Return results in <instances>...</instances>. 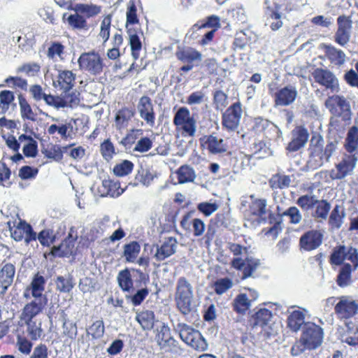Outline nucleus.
Here are the masks:
<instances>
[{
    "instance_id": "1",
    "label": "nucleus",
    "mask_w": 358,
    "mask_h": 358,
    "mask_svg": "<svg viewBox=\"0 0 358 358\" xmlns=\"http://www.w3.org/2000/svg\"><path fill=\"white\" fill-rule=\"evenodd\" d=\"M324 339L322 328L314 323L306 324L300 339L292 347L291 354L297 356L306 350H312L320 347Z\"/></svg>"
},
{
    "instance_id": "2",
    "label": "nucleus",
    "mask_w": 358,
    "mask_h": 358,
    "mask_svg": "<svg viewBox=\"0 0 358 358\" xmlns=\"http://www.w3.org/2000/svg\"><path fill=\"white\" fill-rule=\"evenodd\" d=\"M192 299V285L185 278H179L176 283L175 300L177 308L183 315H187L191 312Z\"/></svg>"
},
{
    "instance_id": "3",
    "label": "nucleus",
    "mask_w": 358,
    "mask_h": 358,
    "mask_svg": "<svg viewBox=\"0 0 358 358\" xmlns=\"http://www.w3.org/2000/svg\"><path fill=\"white\" fill-rule=\"evenodd\" d=\"M177 329L180 338L188 345L198 351L207 350L208 344L199 331L184 323H179Z\"/></svg>"
},
{
    "instance_id": "4",
    "label": "nucleus",
    "mask_w": 358,
    "mask_h": 358,
    "mask_svg": "<svg viewBox=\"0 0 358 358\" xmlns=\"http://www.w3.org/2000/svg\"><path fill=\"white\" fill-rule=\"evenodd\" d=\"M173 123L183 135L194 136L196 129V120L190 115L187 108L181 107L176 111L173 117Z\"/></svg>"
},
{
    "instance_id": "5",
    "label": "nucleus",
    "mask_w": 358,
    "mask_h": 358,
    "mask_svg": "<svg viewBox=\"0 0 358 358\" xmlns=\"http://www.w3.org/2000/svg\"><path fill=\"white\" fill-rule=\"evenodd\" d=\"M345 259L349 260L353 266V269L358 268V252L352 247L338 245L334 248L330 256V263L332 265L339 266L343 264Z\"/></svg>"
},
{
    "instance_id": "6",
    "label": "nucleus",
    "mask_w": 358,
    "mask_h": 358,
    "mask_svg": "<svg viewBox=\"0 0 358 358\" xmlns=\"http://www.w3.org/2000/svg\"><path fill=\"white\" fill-rule=\"evenodd\" d=\"M358 160L357 153L345 155L336 166V169L331 171L330 177L333 180H341L353 174Z\"/></svg>"
},
{
    "instance_id": "7",
    "label": "nucleus",
    "mask_w": 358,
    "mask_h": 358,
    "mask_svg": "<svg viewBox=\"0 0 358 358\" xmlns=\"http://www.w3.org/2000/svg\"><path fill=\"white\" fill-rule=\"evenodd\" d=\"M78 62L81 70L92 75L99 74L103 71L102 59L98 53L94 52L81 54Z\"/></svg>"
},
{
    "instance_id": "8",
    "label": "nucleus",
    "mask_w": 358,
    "mask_h": 358,
    "mask_svg": "<svg viewBox=\"0 0 358 358\" xmlns=\"http://www.w3.org/2000/svg\"><path fill=\"white\" fill-rule=\"evenodd\" d=\"M338 302L336 304L334 310L338 317L348 319L358 313V302L350 296H342L338 298Z\"/></svg>"
},
{
    "instance_id": "9",
    "label": "nucleus",
    "mask_w": 358,
    "mask_h": 358,
    "mask_svg": "<svg viewBox=\"0 0 358 358\" xmlns=\"http://www.w3.org/2000/svg\"><path fill=\"white\" fill-rule=\"evenodd\" d=\"M242 116L241 106L239 102L231 105L222 115V125L228 131H235L239 125Z\"/></svg>"
},
{
    "instance_id": "10",
    "label": "nucleus",
    "mask_w": 358,
    "mask_h": 358,
    "mask_svg": "<svg viewBox=\"0 0 358 358\" xmlns=\"http://www.w3.org/2000/svg\"><path fill=\"white\" fill-rule=\"evenodd\" d=\"M254 326L260 327L267 336L273 335L275 331L273 328V315L266 308H260L253 316Z\"/></svg>"
},
{
    "instance_id": "11",
    "label": "nucleus",
    "mask_w": 358,
    "mask_h": 358,
    "mask_svg": "<svg viewBox=\"0 0 358 358\" xmlns=\"http://www.w3.org/2000/svg\"><path fill=\"white\" fill-rule=\"evenodd\" d=\"M337 23L338 29L334 35L335 41L344 46L350 39L352 22L350 17L341 15L338 17Z\"/></svg>"
},
{
    "instance_id": "12",
    "label": "nucleus",
    "mask_w": 358,
    "mask_h": 358,
    "mask_svg": "<svg viewBox=\"0 0 358 358\" xmlns=\"http://www.w3.org/2000/svg\"><path fill=\"white\" fill-rule=\"evenodd\" d=\"M312 75L315 82L325 87L327 90H337L339 87L338 78L329 70L316 69Z\"/></svg>"
},
{
    "instance_id": "13",
    "label": "nucleus",
    "mask_w": 358,
    "mask_h": 358,
    "mask_svg": "<svg viewBox=\"0 0 358 358\" xmlns=\"http://www.w3.org/2000/svg\"><path fill=\"white\" fill-rule=\"evenodd\" d=\"M259 265V259L252 257H246L245 259L241 257H236L231 261V266L234 268L243 271V278L251 276Z\"/></svg>"
},
{
    "instance_id": "14",
    "label": "nucleus",
    "mask_w": 358,
    "mask_h": 358,
    "mask_svg": "<svg viewBox=\"0 0 358 358\" xmlns=\"http://www.w3.org/2000/svg\"><path fill=\"white\" fill-rule=\"evenodd\" d=\"M47 298H36L27 303L22 309L20 320H34L47 304Z\"/></svg>"
},
{
    "instance_id": "15",
    "label": "nucleus",
    "mask_w": 358,
    "mask_h": 358,
    "mask_svg": "<svg viewBox=\"0 0 358 358\" xmlns=\"http://www.w3.org/2000/svg\"><path fill=\"white\" fill-rule=\"evenodd\" d=\"M309 134L303 127H296L292 131V141L288 143L287 150L289 152H296L303 148L306 144Z\"/></svg>"
},
{
    "instance_id": "16",
    "label": "nucleus",
    "mask_w": 358,
    "mask_h": 358,
    "mask_svg": "<svg viewBox=\"0 0 358 358\" xmlns=\"http://www.w3.org/2000/svg\"><path fill=\"white\" fill-rule=\"evenodd\" d=\"M322 234L318 230H310L300 238V246L306 251L317 249L322 243Z\"/></svg>"
},
{
    "instance_id": "17",
    "label": "nucleus",
    "mask_w": 358,
    "mask_h": 358,
    "mask_svg": "<svg viewBox=\"0 0 358 358\" xmlns=\"http://www.w3.org/2000/svg\"><path fill=\"white\" fill-rule=\"evenodd\" d=\"M138 110L140 117L145 121L146 124L152 127L155 124V115L150 99L143 96L138 102Z\"/></svg>"
},
{
    "instance_id": "18",
    "label": "nucleus",
    "mask_w": 358,
    "mask_h": 358,
    "mask_svg": "<svg viewBox=\"0 0 358 358\" xmlns=\"http://www.w3.org/2000/svg\"><path fill=\"white\" fill-rule=\"evenodd\" d=\"M178 241L174 237L166 238L161 246H157L155 258L157 261H163L176 252Z\"/></svg>"
},
{
    "instance_id": "19",
    "label": "nucleus",
    "mask_w": 358,
    "mask_h": 358,
    "mask_svg": "<svg viewBox=\"0 0 358 358\" xmlns=\"http://www.w3.org/2000/svg\"><path fill=\"white\" fill-rule=\"evenodd\" d=\"M45 279L43 276L36 274L29 286H28L24 293V296L28 298L31 295L34 298H46L43 292L45 289Z\"/></svg>"
},
{
    "instance_id": "20",
    "label": "nucleus",
    "mask_w": 358,
    "mask_h": 358,
    "mask_svg": "<svg viewBox=\"0 0 358 358\" xmlns=\"http://www.w3.org/2000/svg\"><path fill=\"white\" fill-rule=\"evenodd\" d=\"M19 324L21 327L27 326L26 332L31 340L36 341L42 335L41 322L38 320H20Z\"/></svg>"
},
{
    "instance_id": "21",
    "label": "nucleus",
    "mask_w": 358,
    "mask_h": 358,
    "mask_svg": "<svg viewBox=\"0 0 358 358\" xmlns=\"http://www.w3.org/2000/svg\"><path fill=\"white\" fill-rule=\"evenodd\" d=\"M15 273V266L12 264H6L0 271V287L1 293H4L13 281Z\"/></svg>"
},
{
    "instance_id": "22",
    "label": "nucleus",
    "mask_w": 358,
    "mask_h": 358,
    "mask_svg": "<svg viewBox=\"0 0 358 358\" xmlns=\"http://www.w3.org/2000/svg\"><path fill=\"white\" fill-rule=\"evenodd\" d=\"M346 213L344 208L341 205H336L331 211L328 224L332 229H340L344 223V219Z\"/></svg>"
},
{
    "instance_id": "23",
    "label": "nucleus",
    "mask_w": 358,
    "mask_h": 358,
    "mask_svg": "<svg viewBox=\"0 0 358 358\" xmlns=\"http://www.w3.org/2000/svg\"><path fill=\"white\" fill-rule=\"evenodd\" d=\"M331 203L324 199L317 200L312 212V217L318 222H322L328 217Z\"/></svg>"
},
{
    "instance_id": "24",
    "label": "nucleus",
    "mask_w": 358,
    "mask_h": 358,
    "mask_svg": "<svg viewBox=\"0 0 358 358\" xmlns=\"http://www.w3.org/2000/svg\"><path fill=\"white\" fill-rule=\"evenodd\" d=\"M355 270L353 269L352 264L349 263L343 264L336 278L337 285L342 288L350 286L352 282L351 273Z\"/></svg>"
},
{
    "instance_id": "25",
    "label": "nucleus",
    "mask_w": 358,
    "mask_h": 358,
    "mask_svg": "<svg viewBox=\"0 0 358 358\" xmlns=\"http://www.w3.org/2000/svg\"><path fill=\"white\" fill-rule=\"evenodd\" d=\"M204 144L212 154H219L227 151V145L224 143V140L213 135L207 136Z\"/></svg>"
},
{
    "instance_id": "26",
    "label": "nucleus",
    "mask_w": 358,
    "mask_h": 358,
    "mask_svg": "<svg viewBox=\"0 0 358 358\" xmlns=\"http://www.w3.org/2000/svg\"><path fill=\"white\" fill-rule=\"evenodd\" d=\"M324 50L326 57L334 65L340 66L345 63L346 56L341 50H338L330 45H325Z\"/></svg>"
},
{
    "instance_id": "27",
    "label": "nucleus",
    "mask_w": 358,
    "mask_h": 358,
    "mask_svg": "<svg viewBox=\"0 0 358 358\" xmlns=\"http://www.w3.org/2000/svg\"><path fill=\"white\" fill-rule=\"evenodd\" d=\"M100 191L102 192L103 195L110 196L111 197H117L124 192L122 189H120L118 182H114L109 178L103 180Z\"/></svg>"
},
{
    "instance_id": "28",
    "label": "nucleus",
    "mask_w": 358,
    "mask_h": 358,
    "mask_svg": "<svg viewBox=\"0 0 358 358\" xmlns=\"http://www.w3.org/2000/svg\"><path fill=\"white\" fill-rule=\"evenodd\" d=\"M136 320L143 330H151L155 324V314L152 310H143L136 313Z\"/></svg>"
},
{
    "instance_id": "29",
    "label": "nucleus",
    "mask_w": 358,
    "mask_h": 358,
    "mask_svg": "<svg viewBox=\"0 0 358 358\" xmlns=\"http://www.w3.org/2000/svg\"><path fill=\"white\" fill-rule=\"evenodd\" d=\"M55 282L57 290L62 293H69L76 285L73 276L69 273L57 276Z\"/></svg>"
},
{
    "instance_id": "30",
    "label": "nucleus",
    "mask_w": 358,
    "mask_h": 358,
    "mask_svg": "<svg viewBox=\"0 0 358 358\" xmlns=\"http://www.w3.org/2000/svg\"><path fill=\"white\" fill-rule=\"evenodd\" d=\"M179 184L194 182L196 175L194 169L189 165L181 166L176 172Z\"/></svg>"
},
{
    "instance_id": "31",
    "label": "nucleus",
    "mask_w": 358,
    "mask_h": 358,
    "mask_svg": "<svg viewBox=\"0 0 358 358\" xmlns=\"http://www.w3.org/2000/svg\"><path fill=\"white\" fill-rule=\"evenodd\" d=\"M291 182V176L282 173H276L272 176L268 181L269 185L273 189L288 188Z\"/></svg>"
},
{
    "instance_id": "32",
    "label": "nucleus",
    "mask_w": 358,
    "mask_h": 358,
    "mask_svg": "<svg viewBox=\"0 0 358 358\" xmlns=\"http://www.w3.org/2000/svg\"><path fill=\"white\" fill-rule=\"evenodd\" d=\"M177 57L183 62L188 64L194 62H201L202 59L201 54L192 48H187L177 53Z\"/></svg>"
},
{
    "instance_id": "33",
    "label": "nucleus",
    "mask_w": 358,
    "mask_h": 358,
    "mask_svg": "<svg viewBox=\"0 0 358 358\" xmlns=\"http://www.w3.org/2000/svg\"><path fill=\"white\" fill-rule=\"evenodd\" d=\"M133 115V111L129 108H125L120 110L115 115V127L119 130L124 129Z\"/></svg>"
},
{
    "instance_id": "34",
    "label": "nucleus",
    "mask_w": 358,
    "mask_h": 358,
    "mask_svg": "<svg viewBox=\"0 0 358 358\" xmlns=\"http://www.w3.org/2000/svg\"><path fill=\"white\" fill-rule=\"evenodd\" d=\"M345 148L350 153L357 151L358 148V127L356 126L352 127L348 134L345 139Z\"/></svg>"
},
{
    "instance_id": "35",
    "label": "nucleus",
    "mask_w": 358,
    "mask_h": 358,
    "mask_svg": "<svg viewBox=\"0 0 358 358\" xmlns=\"http://www.w3.org/2000/svg\"><path fill=\"white\" fill-rule=\"evenodd\" d=\"M305 320V315L301 310H294L290 313L287 318L288 327L293 331H297L300 329Z\"/></svg>"
},
{
    "instance_id": "36",
    "label": "nucleus",
    "mask_w": 358,
    "mask_h": 358,
    "mask_svg": "<svg viewBox=\"0 0 358 358\" xmlns=\"http://www.w3.org/2000/svg\"><path fill=\"white\" fill-rule=\"evenodd\" d=\"M19 103L22 118L24 120H27L31 122L36 121L37 114L34 112L31 106L21 95H19Z\"/></svg>"
},
{
    "instance_id": "37",
    "label": "nucleus",
    "mask_w": 358,
    "mask_h": 358,
    "mask_svg": "<svg viewBox=\"0 0 358 358\" xmlns=\"http://www.w3.org/2000/svg\"><path fill=\"white\" fill-rule=\"evenodd\" d=\"M296 97V91H278L275 94L276 106H287L292 103Z\"/></svg>"
},
{
    "instance_id": "38",
    "label": "nucleus",
    "mask_w": 358,
    "mask_h": 358,
    "mask_svg": "<svg viewBox=\"0 0 358 358\" xmlns=\"http://www.w3.org/2000/svg\"><path fill=\"white\" fill-rule=\"evenodd\" d=\"M141 250V245L136 241H132L124 246V257L128 262H135Z\"/></svg>"
},
{
    "instance_id": "39",
    "label": "nucleus",
    "mask_w": 358,
    "mask_h": 358,
    "mask_svg": "<svg viewBox=\"0 0 358 358\" xmlns=\"http://www.w3.org/2000/svg\"><path fill=\"white\" fill-rule=\"evenodd\" d=\"M74 74L70 71H64L59 73L57 82L61 90H71L74 86Z\"/></svg>"
},
{
    "instance_id": "40",
    "label": "nucleus",
    "mask_w": 358,
    "mask_h": 358,
    "mask_svg": "<svg viewBox=\"0 0 358 358\" xmlns=\"http://www.w3.org/2000/svg\"><path fill=\"white\" fill-rule=\"evenodd\" d=\"M117 280L119 286L124 292L129 291L133 287V280L129 269L125 268L118 273Z\"/></svg>"
},
{
    "instance_id": "41",
    "label": "nucleus",
    "mask_w": 358,
    "mask_h": 358,
    "mask_svg": "<svg viewBox=\"0 0 358 358\" xmlns=\"http://www.w3.org/2000/svg\"><path fill=\"white\" fill-rule=\"evenodd\" d=\"M169 328L166 326H163L161 329V336H159L158 343L162 348H164L166 345L170 346V350H173L177 346V341L171 336L169 334Z\"/></svg>"
},
{
    "instance_id": "42",
    "label": "nucleus",
    "mask_w": 358,
    "mask_h": 358,
    "mask_svg": "<svg viewBox=\"0 0 358 358\" xmlns=\"http://www.w3.org/2000/svg\"><path fill=\"white\" fill-rule=\"evenodd\" d=\"M127 33L129 37V44L132 52V56L136 59L141 50L142 44L136 31L132 28H128Z\"/></svg>"
},
{
    "instance_id": "43",
    "label": "nucleus",
    "mask_w": 358,
    "mask_h": 358,
    "mask_svg": "<svg viewBox=\"0 0 358 358\" xmlns=\"http://www.w3.org/2000/svg\"><path fill=\"white\" fill-rule=\"evenodd\" d=\"M66 20L73 29H87L88 28L86 20L76 10L74 13L69 15Z\"/></svg>"
},
{
    "instance_id": "44",
    "label": "nucleus",
    "mask_w": 358,
    "mask_h": 358,
    "mask_svg": "<svg viewBox=\"0 0 358 358\" xmlns=\"http://www.w3.org/2000/svg\"><path fill=\"white\" fill-rule=\"evenodd\" d=\"M250 301L245 294L236 296L233 301L234 310L239 313H244L250 306Z\"/></svg>"
},
{
    "instance_id": "45",
    "label": "nucleus",
    "mask_w": 358,
    "mask_h": 358,
    "mask_svg": "<svg viewBox=\"0 0 358 358\" xmlns=\"http://www.w3.org/2000/svg\"><path fill=\"white\" fill-rule=\"evenodd\" d=\"M325 104L330 110L335 108L336 106H338L343 110H348L350 109L349 103L346 99L343 96L337 95L329 96L327 99Z\"/></svg>"
},
{
    "instance_id": "46",
    "label": "nucleus",
    "mask_w": 358,
    "mask_h": 358,
    "mask_svg": "<svg viewBox=\"0 0 358 358\" xmlns=\"http://www.w3.org/2000/svg\"><path fill=\"white\" fill-rule=\"evenodd\" d=\"M75 10L87 17H92L100 13L101 7L94 4L79 3L76 5Z\"/></svg>"
},
{
    "instance_id": "47",
    "label": "nucleus",
    "mask_w": 358,
    "mask_h": 358,
    "mask_svg": "<svg viewBox=\"0 0 358 358\" xmlns=\"http://www.w3.org/2000/svg\"><path fill=\"white\" fill-rule=\"evenodd\" d=\"M250 210L253 215L262 217L268 212L266 200L263 199H255L250 206Z\"/></svg>"
},
{
    "instance_id": "48",
    "label": "nucleus",
    "mask_w": 358,
    "mask_h": 358,
    "mask_svg": "<svg viewBox=\"0 0 358 358\" xmlns=\"http://www.w3.org/2000/svg\"><path fill=\"white\" fill-rule=\"evenodd\" d=\"M7 86L10 88H20L21 90H26L27 87V82L25 79L15 76L9 77L5 79L3 84H0V87Z\"/></svg>"
},
{
    "instance_id": "49",
    "label": "nucleus",
    "mask_w": 358,
    "mask_h": 358,
    "mask_svg": "<svg viewBox=\"0 0 358 358\" xmlns=\"http://www.w3.org/2000/svg\"><path fill=\"white\" fill-rule=\"evenodd\" d=\"M317 199L315 195L306 194L300 196L296 200V204L301 208L303 210H308L311 208L313 209Z\"/></svg>"
},
{
    "instance_id": "50",
    "label": "nucleus",
    "mask_w": 358,
    "mask_h": 358,
    "mask_svg": "<svg viewBox=\"0 0 358 358\" xmlns=\"http://www.w3.org/2000/svg\"><path fill=\"white\" fill-rule=\"evenodd\" d=\"M234 285L231 279L229 278H223L217 280L214 284V290L217 294L221 295L231 289Z\"/></svg>"
},
{
    "instance_id": "51",
    "label": "nucleus",
    "mask_w": 358,
    "mask_h": 358,
    "mask_svg": "<svg viewBox=\"0 0 358 358\" xmlns=\"http://www.w3.org/2000/svg\"><path fill=\"white\" fill-rule=\"evenodd\" d=\"M41 66L36 62L23 64L18 66L16 72L24 73L28 76H35L40 72Z\"/></svg>"
},
{
    "instance_id": "52",
    "label": "nucleus",
    "mask_w": 358,
    "mask_h": 358,
    "mask_svg": "<svg viewBox=\"0 0 358 358\" xmlns=\"http://www.w3.org/2000/svg\"><path fill=\"white\" fill-rule=\"evenodd\" d=\"M336 148H337V141H336L328 142V143L326 145L324 150H322L320 151L321 155L320 157V160L315 166H321L323 164L322 160L324 158L326 159L327 162H329L330 157H331V155H333L334 151L336 150Z\"/></svg>"
},
{
    "instance_id": "53",
    "label": "nucleus",
    "mask_w": 358,
    "mask_h": 358,
    "mask_svg": "<svg viewBox=\"0 0 358 358\" xmlns=\"http://www.w3.org/2000/svg\"><path fill=\"white\" fill-rule=\"evenodd\" d=\"M15 96L12 91H1L0 92V102L1 106L8 111L10 108H14L15 103L14 102Z\"/></svg>"
},
{
    "instance_id": "54",
    "label": "nucleus",
    "mask_w": 358,
    "mask_h": 358,
    "mask_svg": "<svg viewBox=\"0 0 358 358\" xmlns=\"http://www.w3.org/2000/svg\"><path fill=\"white\" fill-rule=\"evenodd\" d=\"M266 24H268L273 31L278 30L282 26L280 13L274 10L270 11L267 17Z\"/></svg>"
},
{
    "instance_id": "55",
    "label": "nucleus",
    "mask_w": 358,
    "mask_h": 358,
    "mask_svg": "<svg viewBox=\"0 0 358 358\" xmlns=\"http://www.w3.org/2000/svg\"><path fill=\"white\" fill-rule=\"evenodd\" d=\"M133 167L134 164L130 161L124 160L114 167L113 172L116 176L122 177L130 173Z\"/></svg>"
},
{
    "instance_id": "56",
    "label": "nucleus",
    "mask_w": 358,
    "mask_h": 358,
    "mask_svg": "<svg viewBox=\"0 0 358 358\" xmlns=\"http://www.w3.org/2000/svg\"><path fill=\"white\" fill-rule=\"evenodd\" d=\"M111 24V16L108 15L106 16L101 22L99 36L103 39V43H105L109 38L110 36V28Z\"/></svg>"
},
{
    "instance_id": "57",
    "label": "nucleus",
    "mask_w": 358,
    "mask_h": 358,
    "mask_svg": "<svg viewBox=\"0 0 358 358\" xmlns=\"http://www.w3.org/2000/svg\"><path fill=\"white\" fill-rule=\"evenodd\" d=\"M104 333V325L102 320L95 321L88 329L87 334L94 338H101Z\"/></svg>"
},
{
    "instance_id": "58",
    "label": "nucleus",
    "mask_w": 358,
    "mask_h": 358,
    "mask_svg": "<svg viewBox=\"0 0 358 358\" xmlns=\"http://www.w3.org/2000/svg\"><path fill=\"white\" fill-rule=\"evenodd\" d=\"M282 215L289 217V222L294 224H299L302 220V215L298 208L295 206L289 207L283 212Z\"/></svg>"
},
{
    "instance_id": "59",
    "label": "nucleus",
    "mask_w": 358,
    "mask_h": 358,
    "mask_svg": "<svg viewBox=\"0 0 358 358\" xmlns=\"http://www.w3.org/2000/svg\"><path fill=\"white\" fill-rule=\"evenodd\" d=\"M30 231L29 224H22L10 229L11 237L16 241H20L24 238L26 231Z\"/></svg>"
},
{
    "instance_id": "60",
    "label": "nucleus",
    "mask_w": 358,
    "mask_h": 358,
    "mask_svg": "<svg viewBox=\"0 0 358 358\" xmlns=\"http://www.w3.org/2000/svg\"><path fill=\"white\" fill-rule=\"evenodd\" d=\"M101 152L106 160L108 161L112 159L115 153V148L113 143L109 140L104 141L101 145Z\"/></svg>"
},
{
    "instance_id": "61",
    "label": "nucleus",
    "mask_w": 358,
    "mask_h": 358,
    "mask_svg": "<svg viewBox=\"0 0 358 358\" xmlns=\"http://www.w3.org/2000/svg\"><path fill=\"white\" fill-rule=\"evenodd\" d=\"M219 208V206L215 203L203 202L198 205V210L204 214L206 216H210L215 213Z\"/></svg>"
},
{
    "instance_id": "62",
    "label": "nucleus",
    "mask_w": 358,
    "mask_h": 358,
    "mask_svg": "<svg viewBox=\"0 0 358 358\" xmlns=\"http://www.w3.org/2000/svg\"><path fill=\"white\" fill-rule=\"evenodd\" d=\"M152 141L151 139L148 137H143L137 141L134 150L139 152H145L152 148Z\"/></svg>"
},
{
    "instance_id": "63",
    "label": "nucleus",
    "mask_w": 358,
    "mask_h": 358,
    "mask_svg": "<svg viewBox=\"0 0 358 358\" xmlns=\"http://www.w3.org/2000/svg\"><path fill=\"white\" fill-rule=\"evenodd\" d=\"M17 346L20 352L24 355H29L31 351L33 344L26 338L18 337L17 340Z\"/></svg>"
},
{
    "instance_id": "64",
    "label": "nucleus",
    "mask_w": 358,
    "mask_h": 358,
    "mask_svg": "<svg viewBox=\"0 0 358 358\" xmlns=\"http://www.w3.org/2000/svg\"><path fill=\"white\" fill-rule=\"evenodd\" d=\"M29 358H48V349L45 344H39L34 348Z\"/></svg>"
}]
</instances>
